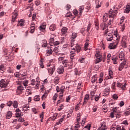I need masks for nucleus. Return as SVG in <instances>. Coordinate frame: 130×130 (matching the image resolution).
I'll list each match as a JSON object with an SVG mask.
<instances>
[{
    "label": "nucleus",
    "mask_w": 130,
    "mask_h": 130,
    "mask_svg": "<svg viewBox=\"0 0 130 130\" xmlns=\"http://www.w3.org/2000/svg\"><path fill=\"white\" fill-rule=\"evenodd\" d=\"M16 111V117H21V113H22V112H21V110H20L19 109H17Z\"/></svg>",
    "instance_id": "nucleus-22"
},
{
    "label": "nucleus",
    "mask_w": 130,
    "mask_h": 130,
    "mask_svg": "<svg viewBox=\"0 0 130 130\" xmlns=\"http://www.w3.org/2000/svg\"><path fill=\"white\" fill-rule=\"evenodd\" d=\"M55 66H53L52 67L50 68L49 69H48V72L49 75H53V73L55 71Z\"/></svg>",
    "instance_id": "nucleus-10"
},
{
    "label": "nucleus",
    "mask_w": 130,
    "mask_h": 130,
    "mask_svg": "<svg viewBox=\"0 0 130 130\" xmlns=\"http://www.w3.org/2000/svg\"><path fill=\"white\" fill-rule=\"evenodd\" d=\"M84 9H85V7L84 6H80L79 9V14L80 15H82V13H83V11H84Z\"/></svg>",
    "instance_id": "nucleus-31"
},
{
    "label": "nucleus",
    "mask_w": 130,
    "mask_h": 130,
    "mask_svg": "<svg viewBox=\"0 0 130 130\" xmlns=\"http://www.w3.org/2000/svg\"><path fill=\"white\" fill-rule=\"evenodd\" d=\"M63 107H64L63 105L62 104L60 105V106L58 108V111H61V110L63 109Z\"/></svg>",
    "instance_id": "nucleus-49"
},
{
    "label": "nucleus",
    "mask_w": 130,
    "mask_h": 130,
    "mask_svg": "<svg viewBox=\"0 0 130 130\" xmlns=\"http://www.w3.org/2000/svg\"><path fill=\"white\" fill-rule=\"evenodd\" d=\"M30 107L28 105H25L22 107V111L25 112V111H27V110H29Z\"/></svg>",
    "instance_id": "nucleus-23"
},
{
    "label": "nucleus",
    "mask_w": 130,
    "mask_h": 130,
    "mask_svg": "<svg viewBox=\"0 0 130 130\" xmlns=\"http://www.w3.org/2000/svg\"><path fill=\"white\" fill-rule=\"evenodd\" d=\"M45 28H46V26L45 25H41L40 27H39V29L41 31H44V30H45Z\"/></svg>",
    "instance_id": "nucleus-33"
},
{
    "label": "nucleus",
    "mask_w": 130,
    "mask_h": 130,
    "mask_svg": "<svg viewBox=\"0 0 130 130\" xmlns=\"http://www.w3.org/2000/svg\"><path fill=\"white\" fill-rule=\"evenodd\" d=\"M49 44L51 46H54V39H53V38H52L50 39Z\"/></svg>",
    "instance_id": "nucleus-24"
},
{
    "label": "nucleus",
    "mask_w": 130,
    "mask_h": 130,
    "mask_svg": "<svg viewBox=\"0 0 130 130\" xmlns=\"http://www.w3.org/2000/svg\"><path fill=\"white\" fill-rule=\"evenodd\" d=\"M18 121H19V122H23V121H25V119L22 118V117H19Z\"/></svg>",
    "instance_id": "nucleus-58"
},
{
    "label": "nucleus",
    "mask_w": 130,
    "mask_h": 130,
    "mask_svg": "<svg viewBox=\"0 0 130 130\" xmlns=\"http://www.w3.org/2000/svg\"><path fill=\"white\" fill-rule=\"evenodd\" d=\"M28 83H29V82L28 81V80H25L23 81V85L25 87H27V86H28Z\"/></svg>",
    "instance_id": "nucleus-57"
},
{
    "label": "nucleus",
    "mask_w": 130,
    "mask_h": 130,
    "mask_svg": "<svg viewBox=\"0 0 130 130\" xmlns=\"http://www.w3.org/2000/svg\"><path fill=\"white\" fill-rule=\"evenodd\" d=\"M35 101H39L40 100V96L39 95H36L34 97Z\"/></svg>",
    "instance_id": "nucleus-47"
},
{
    "label": "nucleus",
    "mask_w": 130,
    "mask_h": 130,
    "mask_svg": "<svg viewBox=\"0 0 130 130\" xmlns=\"http://www.w3.org/2000/svg\"><path fill=\"white\" fill-rule=\"evenodd\" d=\"M8 73H11L13 74L14 73V69L12 67H9L8 70H7Z\"/></svg>",
    "instance_id": "nucleus-40"
},
{
    "label": "nucleus",
    "mask_w": 130,
    "mask_h": 130,
    "mask_svg": "<svg viewBox=\"0 0 130 130\" xmlns=\"http://www.w3.org/2000/svg\"><path fill=\"white\" fill-rule=\"evenodd\" d=\"M113 110V112L115 113H117L116 114H117V117H118L119 118V117H120V115H121V113H120V112H119V110H117V107H116L115 108H113L112 109Z\"/></svg>",
    "instance_id": "nucleus-8"
},
{
    "label": "nucleus",
    "mask_w": 130,
    "mask_h": 130,
    "mask_svg": "<svg viewBox=\"0 0 130 130\" xmlns=\"http://www.w3.org/2000/svg\"><path fill=\"white\" fill-rule=\"evenodd\" d=\"M110 92V87H108V88H106L104 91V96H107V95H109Z\"/></svg>",
    "instance_id": "nucleus-16"
},
{
    "label": "nucleus",
    "mask_w": 130,
    "mask_h": 130,
    "mask_svg": "<svg viewBox=\"0 0 130 130\" xmlns=\"http://www.w3.org/2000/svg\"><path fill=\"white\" fill-rule=\"evenodd\" d=\"M24 90V87L22 85H20L17 87V93L18 94H22V92H23Z\"/></svg>",
    "instance_id": "nucleus-12"
},
{
    "label": "nucleus",
    "mask_w": 130,
    "mask_h": 130,
    "mask_svg": "<svg viewBox=\"0 0 130 130\" xmlns=\"http://www.w3.org/2000/svg\"><path fill=\"white\" fill-rule=\"evenodd\" d=\"M94 25L95 26V29L96 30H99V22H98V20L96 19L94 21Z\"/></svg>",
    "instance_id": "nucleus-27"
},
{
    "label": "nucleus",
    "mask_w": 130,
    "mask_h": 130,
    "mask_svg": "<svg viewBox=\"0 0 130 130\" xmlns=\"http://www.w3.org/2000/svg\"><path fill=\"white\" fill-rule=\"evenodd\" d=\"M95 57H96L95 63H98L102 60V56H101V53L100 52H98L95 54Z\"/></svg>",
    "instance_id": "nucleus-6"
},
{
    "label": "nucleus",
    "mask_w": 130,
    "mask_h": 130,
    "mask_svg": "<svg viewBox=\"0 0 130 130\" xmlns=\"http://www.w3.org/2000/svg\"><path fill=\"white\" fill-rule=\"evenodd\" d=\"M110 130H125V128L123 127L121 128L119 125H116L115 124H113L111 127Z\"/></svg>",
    "instance_id": "nucleus-7"
},
{
    "label": "nucleus",
    "mask_w": 130,
    "mask_h": 130,
    "mask_svg": "<svg viewBox=\"0 0 130 130\" xmlns=\"http://www.w3.org/2000/svg\"><path fill=\"white\" fill-rule=\"evenodd\" d=\"M109 79H113V71H112V68L110 67L109 68Z\"/></svg>",
    "instance_id": "nucleus-11"
},
{
    "label": "nucleus",
    "mask_w": 130,
    "mask_h": 130,
    "mask_svg": "<svg viewBox=\"0 0 130 130\" xmlns=\"http://www.w3.org/2000/svg\"><path fill=\"white\" fill-rule=\"evenodd\" d=\"M113 10H112V9H110V11H111L112 12V13L114 12H117V7H116V6H114L113 8Z\"/></svg>",
    "instance_id": "nucleus-45"
},
{
    "label": "nucleus",
    "mask_w": 130,
    "mask_h": 130,
    "mask_svg": "<svg viewBox=\"0 0 130 130\" xmlns=\"http://www.w3.org/2000/svg\"><path fill=\"white\" fill-rule=\"evenodd\" d=\"M87 41H89V40H87L85 44V46H84V50H87V48H88V46H89V43L87 42Z\"/></svg>",
    "instance_id": "nucleus-42"
},
{
    "label": "nucleus",
    "mask_w": 130,
    "mask_h": 130,
    "mask_svg": "<svg viewBox=\"0 0 130 130\" xmlns=\"http://www.w3.org/2000/svg\"><path fill=\"white\" fill-rule=\"evenodd\" d=\"M91 82L92 83H95V82L98 83V82H97V75H95L92 77Z\"/></svg>",
    "instance_id": "nucleus-18"
},
{
    "label": "nucleus",
    "mask_w": 130,
    "mask_h": 130,
    "mask_svg": "<svg viewBox=\"0 0 130 130\" xmlns=\"http://www.w3.org/2000/svg\"><path fill=\"white\" fill-rule=\"evenodd\" d=\"M64 86H61L60 88V90H61V93L60 94H63V90L65 89Z\"/></svg>",
    "instance_id": "nucleus-50"
},
{
    "label": "nucleus",
    "mask_w": 130,
    "mask_h": 130,
    "mask_svg": "<svg viewBox=\"0 0 130 130\" xmlns=\"http://www.w3.org/2000/svg\"><path fill=\"white\" fill-rule=\"evenodd\" d=\"M75 48L77 52L79 53L81 51V45L79 44H77L76 46H75Z\"/></svg>",
    "instance_id": "nucleus-26"
},
{
    "label": "nucleus",
    "mask_w": 130,
    "mask_h": 130,
    "mask_svg": "<svg viewBox=\"0 0 130 130\" xmlns=\"http://www.w3.org/2000/svg\"><path fill=\"white\" fill-rule=\"evenodd\" d=\"M14 76H15V77H16V78H19V77H20V73L16 72L14 74Z\"/></svg>",
    "instance_id": "nucleus-62"
},
{
    "label": "nucleus",
    "mask_w": 130,
    "mask_h": 130,
    "mask_svg": "<svg viewBox=\"0 0 130 130\" xmlns=\"http://www.w3.org/2000/svg\"><path fill=\"white\" fill-rule=\"evenodd\" d=\"M77 35H78L77 33L73 32L72 35L71 39H74L75 40L76 38H77Z\"/></svg>",
    "instance_id": "nucleus-41"
},
{
    "label": "nucleus",
    "mask_w": 130,
    "mask_h": 130,
    "mask_svg": "<svg viewBox=\"0 0 130 130\" xmlns=\"http://www.w3.org/2000/svg\"><path fill=\"white\" fill-rule=\"evenodd\" d=\"M116 59H117L116 57H112V60H113V63L114 64H117V61H116Z\"/></svg>",
    "instance_id": "nucleus-34"
},
{
    "label": "nucleus",
    "mask_w": 130,
    "mask_h": 130,
    "mask_svg": "<svg viewBox=\"0 0 130 130\" xmlns=\"http://www.w3.org/2000/svg\"><path fill=\"white\" fill-rule=\"evenodd\" d=\"M124 61L122 62L119 67V71H121L122 69L125 68V69H127L128 68V63L126 62V60H123Z\"/></svg>",
    "instance_id": "nucleus-5"
},
{
    "label": "nucleus",
    "mask_w": 130,
    "mask_h": 130,
    "mask_svg": "<svg viewBox=\"0 0 130 130\" xmlns=\"http://www.w3.org/2000/svg\"><path fill=\"white\" fill-rule=\"evenodd\" d=\"M121 46L124 47V48H126L127 47V45L126 42H121Z\"/></svg>",
    "instance_id": "nucleus-32"
},
{
    "label": "nucleus",
    "mask_w": 130,
    "mask_h": 130,
    "mask_svg": "<svg viewBox=\"0 0 130 130\" xmlns=\"http://www.w3.org/2000/svg\"><path fill=\"white\" fill-rule=\"evenodd\" d=\"M107 41H112V40H113V35L111 34L107 35Z\"/></svg>",
    "instance_id": "nucleus-14"
},
{
    "label": "nucleus",
    "mask_w": 130,
    "mask_h": 130,
    "mask_svg": "<svg viewBox=\"0 0 130 130\" xmlns=\"http://www.w3.org/2000/svg\"><path fill=\"white\" fill-rule=\"evenodd\" d=\"M82 87H83V85H82V82H80L77 86L78 92H81V90H82Z\"/></svg>",
    "instance_id": "nucleus-21"
},
{
    "label": "nucleus",
    "mask_w": 130,
    "mask_h": 130,
    "mask_svg": "<svg viewBox=\"0 0 130 130\" xmlns=\"http://www.w3.org/2000/svg\"><path fill=\"white\" fill-rule=\"evenodd\" d=\"M13 113L11 111H8L6 114V118L7 119H10L12 117Z\"/></svg>",
    "instance_id": "nucleus-20"
},
{
    "label": "nucleus",
    "mask_w": 130,
    "mask_h": 130,
    "mask_svg": "<svg viewBox=\"0 0 130 130\" xmlns=\"http://www.w3.org/2000/svg\"><path fill=\"white\" fill-rule=\"evenodd\" d=\"M56 29V25L55 24H51L49 27L50 31H55Z\"/></svg>",
    "instance_id": "nucleus-19"
},
{
    "label": "nucleus",
    "mask_w": 130,
    "mask_h": 130,
    "mask_svg": "<svg viewBox=\"0 0 130 130\" xmlns=\"http://www.w3.org/2000/svg\"><path fill=\"white\" fill-rule=\"evenodd\" d=\"M102 82H103V75H102L99 79V84H101Z\"/></svg>",
    "instance_id": "nucleus-46"
},
{
    "label": "nucleus",
    "mask_w": 130,
    "mask_h": 130,
    "mask_svg": "<svg viewBox=\"0 0 130 130\" xmlns=\"http://www.w3.org/2000/svg\"><path fill=\"white\" fill-rule=\"evenodd\" d=\"M35 31V27H30V33H33Z\"/></svg>",
    "instance_id": "nucleus-60"
},
{
    "label": "nucleus",
    "mask_w": 130,
    "mask_h": 130,
    "mask_svg": "<svg viewBox=\"0 0 130 130\" xmlns=\"http://www.w3.org/2000/svg\"><path fill=\"white\" fill-rule=\"evenodd\" d=\"M13 104L14 108H17L18 107V102H17L16 101H15Z\"/></svg>",
    "instance_id": "nucleus-48"
},
{
    "label": "nucleus",
    "mask_w": 130,
    "mask_h": 130,
    "mask_svg": "<svg viewBox=\"0 0 130 130\" xmlns=\"http://www.w3.org/2000/svg\"><path fill=\"white\" fill-rule=\"evenodd\" d=\"M101 26L103 27V30H105V29H106L108 27L107 24L104 23V24H102Z\"/></svg>",
    "instance_id": "nucleus-51"
},
{
    "label": "nucleus",
    "mask_w": 130,
    "mask_h": 130,
    "mask_svg": "<svg viewBox=\"0 0 130 130\" xmlns=\"http://www.w3.org/2000/svg\"><path fill=\"white\" fill-rule=\"evenodd\" d=\"M9 85V81L5 79H2L0 81V87L2 89V91H7V88Z\"/></svg>",
    "instance_id": "nucleus-4"
},
{
    "label": "nucleus",
    "mask_w": 130,
    "mask_h": 130,
    "mask_svg": "<svg viewBox=\"0 0 130 130\" xmlns=\"http://www.w3.org/2000/svg\"><path fill=\"white\" fill-rule=\"evenodd\" d=\"M18 15L19 13L17 10H15L14 12L13 13L12 15V22H15L16 20H17V17H18Z\"/></svg>",
    "instance_id": "nucleus-9"
},
{
    "label": "nucleus",
    "mask_w": 130,
    "mask_h": 130,
    "mask_svg": "<svg viewBox=\"0 0 130 130\" xmlns=\"http://www.w3.org/2000/svg\"><path fill=\"white\" fill-rule=\"evenodd\" d=\"M57 117V115L56 114H55L52 116V120H54L56 119V117Z\"/></svg>",
    "instance_id": "nucleus-61"
},
{
    "label": "nucleus",
    "mask_w": 130,
    "mask_h": 130,
    "mask_svg": "<svg viewBox=\"0 0 130 130\" xmlns=\"http://www.w3.org/2000/svg\"><path fill=\"white\" fill-rule=\"evenodd\" d=\"M47 55H50V54H52V50L51 49L46 50Z\"/></svg>",
    "instance_id": "nucleus-36"
},
{
    "label": "nucleus",
    "mask_w": 130,
    "mask_h": 130,
    "mask_svg": "<svg viewBox=\"0 0 130 130\" xmlns=\"http://www.w3.org/2000/svg\"><path fill=\"white\" fill-rule=\"evenodd\" d=\"M91 26H92V24L91 23H89L87 26V32H89L90 31V29L91 28Z\"/></svg>",
    "instance_id": "nucleus-52"
},
{
    "label": "nucleus",
    "mask_w": 130,
    "mask_h": 130,
    "mask_svg": "<svg viewBox=\"0 0 130 130\" xmlns=\"http://www.w3.org/2000/svg\"><path fill=\"white\" fill-rule=\"evenodd\" d=\"M39 81H37V82L36 81L35 82H31V85L32 86H36V87H39Z\"/></svg>",
    "instance_id": "nucleus-30"
},
{
    "label": "nucleus",
    "mask_w": 130,
    "mask_h": 130,
    "mask_svg": "<svg viewBox=\"0 0 130 130\" xmlns=\"http://www.w3.org/2000/svg\"><path fill=\"white\" fill-rule=\"evenodd\" d=\"M115 36H116V42L109 44L108 48L110 49H115L116 47H117V44H118V42H119L120 37L116 35V32H115Z\"/></svg>",
    "instance_id": "nucleus-3"
},
{
    "label": "nucleus",
    "mask_w": 130,
    "mask_h": 130,
    "mask_svg": "<svg viewBox=\"0 0 130 130\" xmlns=\"http://www.w3.org/2000/svg\"><path fill=\"white\" fill-rule=\"evenodd\" d=\"M125 12L127 14H128V13H129V12H130V6L129 5H128V6H127L126 7V9L125 10Z\"/></svg>",
    "instance_id": "nucleus-38"
},
{
    "label": "nucleus",
    "mask_w": 130,
    "mask_h": 130,
    "mask_svg": "<svg viewBox=\"0 0 130 130\" xmlns=\"http://www.w3.org/2000/svg\"><path fill=\"white\" fill-rule=\"evenodd\" d=\"M67 32H68V28L66 27H62V28L61 29V34H66Z\"/></svg>",
    "instance_id": "nucleus-28"
},
{
    "label": "nucleus",
    "mask_w": 130,
    "mask_h": 130,
    "mask_svg": "<svg viewBox=\"0 0 130 130\" xmlns=\"http://www.w3.org/2000/svg\"><path fill=\"white\" fill-rule=\"evenodd\" d=\"M126 39H127L126 36H124L122 38L121 42H126V41H127Z\"/></svg>",
    "instance_id": "nucleus-54"
},
{
    "label": "nucleus",
    "mask_w": 130,
    "mask_h": 130,
    "mask_svg": "<svg viewBox=\"0 0 130 130\" xmlns=\"http://www.w3.org/2000/svg\"><path fill=\"white\" fill-rule=\"evenodd\" d=\"M113 98L114 99V100H117V99H118V95H117L116 94H114L113 95Z\"/></svg>",
    "instance_id": "nucleus-55"
},
{
    "label": "nucleus",
    "mask_w": 130,
    "mask_h": 130,
    "mask_svg": "<svg viewBox=\"0 0 130 130\" xmlns=\"http://www.w3.org/2000/svg\"><path fill=\"white\" fill-rule=\"evenodd\" d=\"M98 108V107L97 106H95L92 108V110L93 112H96L97 111V109Z\"/></svg>",
    "instance_id": "nucleus-59"
},
{
    "label": "nucleus",
    "mask_w": 130,
    "mask_h": 130,
    "mask_svg": "<svg viewBox=\"0 0 130 130\" xmlns=\"http://www.w3.org/2000/svg\"><path fill=\"white\" fill-rule=\"evenodd\" d=\"M25 24V20L21 19L19 21L18 24H17V26L19 27V26H24V24Z\"/></svg>",
    "instance_id": "nucleus-15"
},
{
    "label": "nucleus",
    "mask_w": 130,
    "mask_h": 130,
    "mask_svg": "<svg viewBox=\"0 0 130 130\" xmlns=\"http://www.w3.org/2000/svg\"><path fill=\"white\" fill-rule=\"evenodd\" d=\"M84 128H87L88 130H90L91 128V124H88L86 126L84 127Z\"/></svg>",
    "instance_id": "nucleus-56"
},
{
    "label": "nucleus",
    "mask_w": 130,
    "mask_h": 130,
    "mask_svg": "<svg viewBox=\"0 0 130 130\" xmlns=\"http://www.w3.org/2000/svg\"><path fill=\"white\" fill-rule=\"evenodd\" d=\"M116 14H117L116 11L112 12L111 11H110L109 13H105L103 17V22H106V21L108 20V17H109V18H114V17L116 16Z\"/></svg>",
    "instance_id": "nucleus-2"
},
{
    "label": "nucleus",
    "mask_w": 130,
    "mask_h": 130,
    "mask_svg": "<svg viewBox=\"0 0 130 130\" xmlns=\"http://www.w3.org/2000/svg\"><path fill=\"white\" fill-rule=\"evenodd\" d=\"M114 18H113V17H112V18L109 20V22L108 23V25L109 26H110V25L113 24V21H114Z\"/></svg>",
    "instance_id": "nucleus-37"
},
{
    "label": "nucleus",
    "mask_w": 130,
    "mask_h": 130,
    "mask_svg": "<svg viewBox=\"0 0 130 130\" xmlns=\"http://www.w3.org/2000/svg\"><path fill=\"white\" fill-rule=\"evenodd\" d=\"M124 52L123 51L120 52L119 53V58L120 60H124L125 58Z\"/></svg>",
    "instance_id": "nucleus-13"
},
{
    "label": "nucleus",
    "mask_w": 130,
    "mask_h": 130,
    "mask_svg": "<svg viewBox=\"0 0 130 130\" xmlns=\"http://www.w3.org/2000/svg\"><path fill=\"white\" fill-rule=\"evenodd\" d=\"M56 98H57V94L55 93L53 96V100H54V101H55L56 100Z\"/></svg>",
    "instance_id": "nucleus-63"
},
{
    "label": "nucleus",
    "mask_w": 130,
    "mask_h": 130,
    "mask_svg": "<svg viewBox=\"0 0 130 130\" xmlns=\"http://www.w3.org/2000/svg\"><path fill=\"white\" fill-rule=\"evenodd\" d=\"M54 83L55 85H57L59 83V77H56L54 79Z\"/></svg>",
    "instance_id": "nucleus-29"
},
{
    "label": "nucleus",
    "mask_w": 130,
    "mask_h": 130,
    "mask_svg": "<svg viewBox=\"0 0 130 130\" xmlns=\"http://www.w3.org/2000/svg\"><path fill=\"white\" fill-rule=\"evenodd\" d=\"M70 49V45H69L68 44H64L63 46H62V49Z\"/></svg>",
    "instance_id": "nucleus-35"
},
{
    "label": "nucleus",
    "mask_w": 130,
    "mask_h": 130,
    "mask_svg": "<svg viewBox=\"0 0 130 130\" xmlns=\"http://www.w3.org/2000/svg\"><path fill=\"white\" fill-rule=\"evenodd\" d=\"M75 40L71 39L70 45H69V46H71V47H73V46H74V45H75Z\"/></svg>",
    "instance_id": "nucleus-39"
},
{
    "label": "nucleus",
    "mask_w": 130,
    "mask_h": 130,
    "mask_svg": "<svg viewBox=\"0 0 130 130\" xmlns=\"http://www.w3.org/2000/svg\"><path fill=\"white\" fill-rule=\"evenodd\" d=\"M23 77L24 78H23ZM21 78H23V80H24V79H26V78H27V72H24L23 73L21 74Z\"/></svg>",
    "instance_id": "nucleus-44"
},
{
    "label": "nucleus",
    "mask_w": 130,
    "mask_h": 130,
    "mask_svg": "<svg viewBox=\"0 0 130 130\" xmlns=\"http://www.w3.org/2000/svg\"><path fill=\"white\" fill-rule=\"evenodd\" d=\"M53 51L54 52H58V48H57V47H55L54 49H53Z\"/></svg>",
    "instance_id": "nucleus-64"
},
{
    "label": "nucleus",
    "mask_w": 130,
    "mask_h": 130,
    "mask_svg": "<svg viewBox=\"0 0 130 130\" xmlns=\"http://www.w3.org/2000/svg\"><path fill=\"white\" fill-rule=\"evenodd\" d=\"M48 5H49L48 3H46L45 4V10H46V12H49V7H48Z\"/></svg>",
    "instance_id": "nucleus-43"
},
{
    "label": "nucleus",
    "mask_w": 130,
    "mask_h": 130,
    "mask_svg": "<svg viewBox=\"0 0 130 130\" xmlns=\"http://www.w3.org/2000/svg\"><path fill=\"white\" fill-rule=\"evenodd\" d=\"M90 100V96L89 95V94H86L84 98V102H83V104H86V103H87V102H88V101Z\"/></svg>",
    "instance_id": "nucleus-17"
},
{
    "label": "nucleus",
    "mask_w": 130,
    "mask_h": 130,
    "mask_svg": "<svg viewBox=\"0 0 130 130\" xmlns=\"http://www.w3.org/2000/svg\"><path fill=\"white\" fill-rule=\"evenodd\" d=\"M13 102L12 101H9L7 103V106H9V107H11L12 105H13Z\"/></svg>",
    "instance_id": "nucleus-53"
},
{
    "label": "nucleus",
    "mask_w": 130,
    "mask_h": 130,
    "mask_svg": "<svg viewBox=\"0 0 130 130\" xmlns=\"http://www.w3.org/2000/svg\"><path fill=\"white\" fill-rule=\"evenodd\" d=\"M58 60L63 65V66L57 69V73L60 75H61L64 72V68H67L68 70L73 69V62L69 61L68 59H64V57H59Z\"/></svg>",
    "instance_id": "nucleus-1"
},
{
    "label": "nucleus",
    "mask_w": 130,
    "mask_h": 130,
    "mask_svg": "<svg viewBox=\"0 0 130 130\" xmlns=\"http://www.w3.org/2000/svg\"><path fill=\"white\" fill-rule=\"evenodd\" d=\"M117 87H120L121 90H124L125 89V84H122L121 83H118Z\"/></svg>",
    "instance_id": "nucleus-25"
}]
</instances>
